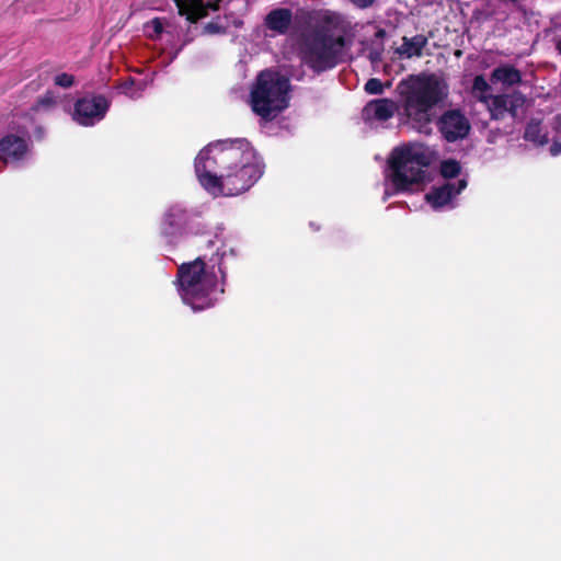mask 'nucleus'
Returning <instances> with one entry per match:
<instances>
[{
  "instance_id": "1",
  "label": "nucleus",
  "mask_w": 561,
  "mask_h": 561,
  "mask_svg": "<svg viewBox=\"0 0 561 561\" xmlns=\"http://www.w3.org/2000/svg\"><path fill=\"white\" fill-rule=\"evenodd\" d=\"M264 168L261 157L244 138L211 142L195 159L201 185L215 196L244 193L263 175Z\"/></svg>"
},
{
  "instance_id": "2",
  "label": "nucleus",
  "mask_w": 561,
  "mask_h": 561,
  "mask_svg": "<svg viewBox=\"0 0 561 561\" xmlns=\"http://www.w3.org/2000/svg\"><path fill=\"white\" fill-rule=\"evenodd\" d=\"M226 255L225 250L217 249L215 260L210 259L213 264L207 266L202 257L193 262L183 263L176 275V289L183 302L190 306L194 311L210 308L224 294L222 284L215 271L218 267L220 278H225V272L221 267V260Z\"/></svg>"
},
{
  "instance_id": "3",
  "label": "nucleus",
  "mask_w": 561,
  "mask_h": 561,
  "mask_svg": "<svg viewBox=\"0 0 561 561\" xmlns=\"http://www.w3.org/2000/svg\"><path fill=\"white\" fill-rule=\"evenodd\" d=\"M435 158L433 149L419 142L394 148L389 160L390 172L386 176L385 198L411 190L414 184L424 183L427 180V167Z\"/></svg>"
},
{
  "instance_id": "4",
  "label": "nucleus",
  "mask_w": 561,
  "mask_h": 561,
  "mask_svg": "<svg viewBox=\"0 0 561 561\" xmlns=\"http://www.w3.org/2000/svg\"><path fill=\"white\" fill-rule=\"evenodd\" d=\"M332 15H325L323 25L304 37L302 61L314 72L321 73L336 67L344 60L346 39L343 35L331 34Z\"/></svg>"
},
{
  "instance_id": "5",
  "label": "nucleus",
  "mask_w": 561,
  "mask_h": 561,
  "mask_svg": "<svg viewBox=\"0 0 561 561\" xmlns=\"http://www.w3.org/2000/svg\"><path fill=\"white\" fill-rule=\"evenodd\" d=\"M403 105H438L448 96L449 87L444 78L432 72L409 75L396 87Z\"/></svg>"
},
{
  "instance_id": "6",
  "label": "nucleus",
  "mask_w": 561,
  "mask_h": 561,
  "mask_svg": "<svg viewBox=\"0 0 561 561\" xmlns=\"http://www.w3.org/2000/svg\"><path fill=\"white\" fill-rule=\"evenodd\" d=\"M434 107H363V121L369 128H383L394 116L396 111L401 125H407L419 133L432 131L435 114Z\"/></svg>"
},
{
  "instance_id": "7",
  "label": "nucleus",
  "mask_w": 561,
  "mask_h": 561,
  "mask_svg": "<svg viewBox=\"0 0 561 561\" xmlns=\"http://www.w3.org/2000/svg\"><path fill=\"white\" fill-rule=\"evenodd\" d=\"M290 91L289 78L276 70H262L252 84L250 105H288Z\"/></svg>"
},
{
  "instance_id": "8",
  "label": "nucleus",
  "mask_w": 561,
  "mask_h": 561,
  "mask_svg": "<svg viewBox=\"0 0 561 561\" xmlns=\"http://www.w3.org/2000/svg\"><path fill=\"white\" fill-rule=\"evenodd\" d=\"M530 118L525 130V139L536 145H545L548 142L550 134L554 140L550 147L551 156L556 157L561 153V142L557 141V136L561 133V116L553 112L545 114L542 110H536L530 113Z\"/></svg>"
},
{
  "instance_id": "9",
  "label": "nucleus",
  "mask_w": 561,
  "mask_h": 561,
  "mask_svg": "<svg viewBox=\"0 0 561 561\" xmlns=\"http://www.w3.org/2000/svg\"><path fill=\"white\" fill-rule=\"evenodd\" d=\"M438 127L444 138L448 141L463 138L470 130L469 121L459 110L446 112L438 121Z\"/></svg>"
},
{
  "instance_id": "10",
  "label": "nucleus",
  "mask_w": 561,
  "mask_h": 561,
  "mask_svg": "<svg viewBox=\"0 0 561 561\" xmlns=\"http://www.w3.org/2000/svg\"><path fill=\"white\" fill-rule=\"evenodd\" d=\"M466 187V179H459L457 182L447 181L445 184L434 187L425 198L434 209H439L450 205L453 199Z\"/></svg>"
},
{
  "instance_id": "11",
  "label": "nucleus",
  "mask_w": 561,
  "mask_h": 561,
  "mask_svg": "<svg viewBox=\"0 0 561 561\" xmlns=\"http://www.w3.org/2000/svg\"><path fill=\"white\" fill-rule=\"evenodd\" d=\"M221 0H210L205 3L203 0H174L179 14L185 16L191 23L206 18L208 11H218Z\"/></svg>"
},
{
  "instance_id": "12",
  "label": "nucleus",
  "mask_w": 561,
  "mask_h": 561,
  "mask_svg": "<svg viewBox=\"0 0 561 561\" xmlns=\"http://www.w3.org/2000/svg\"><path fill=\"white\" fill-rule=\"evenodd\" d=\"M0 153L7 164H15L27 154V144L22 137L7 136L0 141Z\"/></svg>"
},
{
  "instance_id": "13",
  "label": "nucleus",
  "mask_w": 561,
  "mask_h": 561,
  "mask_svg": "<svg viewBox=\"0 0 561 561\" xmlns=\"http://www.w3.org/2000/svg\"><path fill=\"white\" fill-rule=\"evenodd\" d=\"M188 215L179 205L171 206L164 214L161 231L165 237L180 234L187 224Z\"/></svg>"
},
{
  "instance_id": "14",
  "label": "nucleus",
  "mask_w": 561,
  "mask_h": 561,
  "mask_svg": "<svg viewBox=\"0 0 561 561\" xmlns=\"http://www.w3.org/2000/svg\"><path fill=\"white\" fill-rule=\"evenodd\" d=\"M293 23V12L287 8H277L271 10L264 18V25L270 31L285 35Z\"/></svg>"
},
{
  "instance_id": "15",
  "label": "nucleus",
  "mask_w": 561,
  "mask_h": 561,
  "mask_svg": "<svg viewBox=\"0 0 561 561\" xmlns=\"http://www.w3.org/2000/svg\"><path fill=\"white\" fill-rule=\"evenodd\" d=\"M494 87L495 84H492L490 80L486 81L482 75H478L472 82V94L482 103H488L493 99V105H506L507 96L505 94L494 95Z\"/></svg>"
},
{
  "instance_id": "16",
  "label": "nucleus",
  "mask_w": 561,
  "mask_h": 561,
  "mask_svg": "<svg viewBox=\"0 0 561 561\" xmlns=\"http://www.w3.org/2000/svg\"><path fill=\"white\" fill-rule=\"evenodd\" d=\"M490 81L495 85L501 84L505 90L522 82V72L513 65H501L492 70Z\"/></svg>"
},
{
  "instance_id": "17",
  "label": "nucleus",
  "mask_w": 561,
  "mask_h": 561,
  "mask_svg": "<svg viewBox=\"0 0 561 561\" xmlns=\"http://www.w3.org/2000/svg\"><path fill=\"white\" fill-rule=\"evenodd\" d=\"M286 107H252V111L260 119V124L263 128H266L268 133L274 131V127H287L284 124L285 117L283 111Z\"/></svg>"
},
{
  "instance_id": "18",
  "label": "nucleus",
  "mask_w": 561,
  "mask_h": 561,
  "mask_svg": "<svg viewBox=\"0 0 561 561\" xmlns=\"http://www.w3.org/2000/svg\"><path fill=\"white\" fill-rule=\"evenodd\" d=\"M107 107H67L68 115L79 125L92 126L105 117Z\"/></svg>"
},
{
  "instance_id": "19",
  "label": "nucleus",
  "mask_w": 561,
  "mask_h": 561,
  "mask_svg": "<svg viewBox=\"0 0 561 561\" xmlns=\"http://www.w3.org/2000/svg\"><path fill=\"white\" fill-rule=\"evenodd\" d=\"M428 44V36L416 34L413 37L403 36L402 44L396 49V53L407 59L422 57L423 50Z\"/></svg>"
},
{
  "instance_id": "20",
  "label": "nucleus",
  "mask_w": 561,
  "mask_h": 561,
  "mask_svg": "<svg viewBox=\"0 0 561 561\" xmlns=\"http://www.w3.org/2000/svg\"><path fill=\"white\" fill-rule=\"evenodd\" d=\"M163 31L164 18L156 16L144 24V33L151 41L159 39Z\"/></svg>"
},
{
  "instance_id": "21",
  "label": "nucleus",
  "mask_w": 561,
  "mask_h": 561,
  "mask_svg": "<svg viewBox=\"0 0 561 561\" xmlns=\"http://www.w3.org/2000/svg\"><path fill=\"white\" fill-rule=\"evenodd\" d=\"M461 167L458 161L449 159L440 163V174L445 180H451L459 175Z\"/></svg>"
},
{
  "instance_id": "22",
  "label": "nucleus",
  "mask_w": 561,
  "mask_h": 561,
  "mask_svg": "<svg viewBox=\"0 0 561 561\" xmlns=\"http://www.w3.org/2000/svg\"><path fill=\"white\" fill-rule=\"evenodd\" d=\"M527 107H488L491 117H497V113L502 116L506 115L510 118L516 117L519 113H524Z\"/></svg>"
},
{
  "instance_id": "23",
  "label": "nucleus",
  "mask_w": 561,
  "mask_h": 561,
  "mask_svg": "<svg viewBox=\"0 0 561 561\" xmlns=\"http://www.w3.org/2000/svg\"><path fill=\"white\" fill-rule=\"evenodd\" d=\"M202 33L207 35L226 34L227 26L222 25L220 23V18L217 16L216 19L211 20L210 22L204 25Z\"/></svg>"
},
{
  "instance_id": "24",
  "label": "nucleus",
  "mask_w": 561,
  "mask_h": 561,
  "mask_svg": "<svg viewBox=\"0 0 561 561\" xmlns=\"http://www.w3.org/2000/svg\"><path fill=\"white\" fill-rule=\"evenodd\" d=\"M364 89L368 94H381L383 84L380 79L371 78L365 83Z\"/></svg>"
},
{
  "instance_id": "25",
  "label": "nucleus",
  "mask_w": 561,
  "mask_h": 561,
  "mask_svg": "<svg viewBox=\"0 0 561 561\" xmlns=\"http://www.w3.org/2000/svg\"><path fill=\"white\" fill-rule=\"evenodd\" d=\"M54 82L56 85L58 87H61V88H70L75 83V77L72 75H69V73H66V72H62V73H59L57 75L55 78H54Z\"/></svg>"
},
{
  "instance_id": "26",
  "label": "nucleus",
  "mask_w": 561,
  "mask_h": 561,
  "mask_svg": "<svg viewBox=\"0 0 561 561\" xmlns=\"http://www.w3.org/2000/svg\"><path fill=\"white\" fill-rule=\"evenodd\" d=\"M57 96L53 91H46V93L37 100L36 105H56Z\"/></svg>"
},
{
  "instance_id": "27",
  "label": "nucleus",
  "mask_w": 561,
  "mask_h": 561,
  "mask_svg": "<svg viewBox=\"0 0 561 561\" xmlns=\"http://www.w3.org/2000/svg\"><path fill=\"white\" fill-rule=\"evenodd\" d=\"M382 51H383V44L380 43L378 47H374L368 53L369 60L375 64L378 61H381L382 59Z\"/></svg>"
},
{
  "instance_id": "28",
  "label": "nucleus",
  "mask_w": 561,
  "mask_h": 561,
  "mask_svg": "<svg viewBox=\"0 0 561 561\" xmlns=\"http://www.w3.org/2000/svg\"><path fill=\"white\" fill-rule=\"evenodd\" d=\"M366 105L379 106V105H398V104L390 99H376V100H370L369 102H367Z\"/></svg>"
},
{
  "instance_id": "29",
  "label": "nucleus",
  "mask_w": 561,
  "mask_h": 561,
  "mask_svg": "<svg viewBox=\"0 0 561 561\" xmlns=\"http://www.w3.org/2000/svg\"><path fill=\"white\" fill-rule=\"evenodd\" d=\"M358 9L370 8L376 0H350Z\"/></svg>"
},
{
  "instance_id": "30",
  "label": "nucleus",
  "mask_w": 561,
  "mask_h": 561,
  "mask_svg": "<svg viewBox=\"0 0 561 561\" xmlns=\"http://www.w3.org/2000/svg\"><path fill=\"white\" fill-rule=\"evenodd\" d=\"M90 105H95V106L107 105V102H106V99L103 95H98V96H94L92 99Z\"/></svg>"
},
{
  "instance_id": "31",
  "label": "nucleus",
  "mask_w": 561,
  "mask_h": 561,
  "mask_svg": "<svg viewBox=\"0 0 561 561\" xmlns=\"http://www.w3.org/2000/svg\"><path fill=\"white\" fill-rule=\"evenodd\" d=\"M386 35H387L386 30L378 27L377 31L375 32L374 38H375V41H379L380 43H382Z\"/></svg>"
},
{
  "instance_id": "32",
  "label": "nucleus",
  "mask_w": 561,
  "mask_h": 561,
  "mask_svg": "<svg viewBox=\"0 0 561 561\" xmlns=\"http://www.w3.org/2000/svg\"><path fill=\"white\" fill-rule=\"evenodd\" d=\"M88 101L85 99H78L73 105L76 106H79V105H87Z\"/></svg>"
},
{
  "instance_id": "33",
  "label": "nucleus",
  "mask_w": 561,
  "mask_h": 561,
  "mask_svg": "<svg viewBox=\"0 0 561 561\" xmlns=\"http://www.w3.org/2000/svg\"><path fill=\"white\" fill-rule=\"evenodd\" d=\"M556 49L558 50V53L561 55V38L557 41L556 43Z\"/></svg>"
}]
</instances>
